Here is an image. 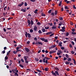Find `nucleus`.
I'll use <instances>...</instances> for the list:
<instances>
[{"label":"nucleus","mask_w":76,"mask_h":76,"mask_svg":"<svg viewBox=\"0 0 76 76\" xmlns=\"http://www.w3.org/2000/svg\"><path fill=\"white\" fill-rule=\"evenodd\" d=\"M51 15L53 16H54V13L53 12H52L51 13Z\"/></svg>","instance_id":"42"},{"label":"nucleus","mask_w":76,"mask_h":76,"mask_svg":"<svg viewBox=\"0 0 76 76\" xmlns=\"http://www.w3.org/2000/svg\"><path fill=\"white\" fill-rule=\"evenodd\" d=\"M25 50H26V51H27V52H29V49H28V48H25Z\"/></svg>","instance_id":"5"},{"label":"nucleus","mask_w":76,"mask_h":76,"mask_svg":"<svg viewBox=\"0 0 76 76\" xmlns=\"http://www.w3.org/2000/svg\"><path fill=\"white\" fill-rule=\"evenodd\" d=\"M24 58L25 61L27 60V58H26V56H24Z\"/></svg>","instance_id":"26"},{"label":"nucleus","mask_w":76,"mask_h":76,"mask_svg":"<svg viewBox=\"0 0 76 76\" xmlns=\"http://www.w3.org/2000/svg\"><path fill=\"white\" fill-rule=\"evenodd\" d=\"M7 9V7L6 6L4 7V10H6V9Z\"/></svg>","instance_id":"41"},{"label":"nucleus","mask_w":76,"mask_h":76,"mask_svg":"<svg viewBox=\"0 0 76 76\" xmlns=\"http://www.w3.org/2000/svg\"><path fill=\"white\" fill-rule=\"evenodd\" d=\"M31 25H32L34 24V21H33L32 20H31Z\"/></svg>","instance_id":"15"},{"label":"nucleus","mask_w":76,"mask_h":76,"mask_svg":"<svg viewBox=\"0 0 76 76\" xmlns=\"http://www.w3.org/2000/svg\"><path fill=\"white\" fill-rule=\"evenodd\" d=\"M61 28H62V29H64H64H66V27L64 26L63 27H62Z\"/></svg>","instance_id":"50"},{"label":"nucleus","mask_w":76,"mask_h":76,"mask_svg":"<svg viewBox=\"0 0 76 76\" xmlns=\"http://www.w3.org/2000/svg\"><path fill=\"white\" fill-rule=\"evenodd\" d=\"M30 32H33V29H31L30 30Z\"/></svg>","instance_id":"52"},{"label":"nucleus","mask_w":76,"mask_h":76,"mask_svg":"<svg viewBox=\"0 0 76 76\" xmlns=\"http://www.w3.org/2000/svg\"><path fill=\"white\" fill-rule=\"evenodd\" d=\"M66 58H69V55L68 54H66Z\"/></svg>","instance_id":"39"},{"label":"nucleus","mask_w":76,"mask_h":76,"mask_svg":"<svg viewBox=\"0 0 76 76\" xmlns=\"http://www.w3.org/2000/svg\"><path fill=\"white\" fill-rule=\"evenodd\" d=\"M67 60L68 61H71V58H68L67 59Z\"/></svg>","instance_id":"30"},{"label":"nucleus","mask_w":76,"mask_h":76,"mask_svg":"<svg viewBox=\"0 0 76 76\" xmlns=\"http://www.w3.org/2000/svg\"><path fill=\"white\" fill-rule=\"evenodd\" d=\"M15 72H16L17 73L18 72V70H17V68H16V67L15 68Z\"/></svg>","instance_id":"45"},{"label":"nucleus","mask_w":76,"mask_h":76,"mask_svg":"<svg viewBox=\"0 0 76 76\" xmlns=\"http://www.w3.org/2000/svg\"><path fill=\"white\" fill-rule=\"evenodd\" d=\"M73 60L74 61V64H76V61L74 59H73Z\"/></svg>","instance_id":"24"},{"label":"nucleus","mask_w":76,"mask_h":76,"mask_svg":"<svg viewBox=\"0 0 76 76\" xmlns=\"http://www.w3.org/2000/svg\"><path fill=\"white\" fill-rule=\"evenodd\" d=\"M42 32H45V28H43L42 29Z\"/></svg>","instance_id":"11"},{"label":"nucleus","mask_w":76,"mask_h":76,"mask_svg":"<svg viewBox=\"0 0 76 76\" xmlns=\"http://www.w3.org/2000/svg\"><path fill=\"white\" fill-rule=\"evenodd\" d=\"M46 58L47 60H49L50 59V58H49L47 57H45L44 58Z\"/></svg>","instance_id":"44"},{"label":"nucleus","mask_w":76,"mask_h":76,"mask_svg":"<svg viewBox=\"0 0 76 76\" xmlns=\"http://www.w3.org/2000/svg\"><path fill=\"white\" fill-rule=\"evenodd\" d=\"M56 47V45H53L51 46V48H54Z\"/></svg>","instance_id":"13"},{"label":"nucleus","mask_w":76,"mask_h":76,"mask_svg":"<svg viewBox=\"0 0 76 76\" xmlns=\"http://www.w3.org/2000/svg\"><path fill=\"white\" fill-rule=\"evenodd\" d=\"M65 9H69V8L67 6H65Z\"/></svg>","instance_id":"31"},{"label":"nucleus","mask_w":76,"mask_h":76,"mask_svg":"<svg viewBox=\"0 0 76 76\" xmlns=\"http://www.w3.org/2000/svg\"><path fill=\"white\" fill-rule=\"evenodd\" d=\"M52 34V32H48L46 34V35H50V34Z\"/></svg>","instance_id":"14"},{"label":"nucleus","mask_w":76,"mask_h":76,"mask_svg":"<svg viewBox=\"0 0 76 76\" xmlns=\"http://www.w3.org/2000/svg\"><path fill=\"white\" fill-rule=\"evenodd\" d=\"M57 28V27L56 26H53L52 27V29H56Z\"/></svg>","instance_id":"27"},{"label":"nucleus","mask_w":76,"mask_h":76,"mask_svg":"<svg viewBox=\"0 0 76 76\" xmlns=\"http://www.w3.org/2000/svg\"><path fill=\"white\" fill-rule=\"evenodd\" d=\"M26 43L27 44H29V43H30V41H28L26 42Z\"/></svg>","instance_id":"60"},{"label":"nucleus","mask_w":76,"mask_h":76,"mask_svg":"<svg viewBox=\"0 0 76 76\" xmlns=\"http://www.w3.org/2000/svg\"><path fill=\"white\" fill-rule=\"evenodd\" d=\"M43 63H45V59L44 58L43 59Z\"/></svg>","instance_id":"36"},{"label":"nucleus","mask_w":76,"mask_h":76,"mask_svg":"<svg viewBox=\"0 0 76 76\" xmlns=\"http://www.w3.org/2000/svg\"><path fill=\"white\" fill-rule=\"evenodd\" d=\"M73 8L74 9H76V7H75V5H74L73 6Z\"/></svg>","instance_id":"62"},{"label":"nucleus","mask_w":76,"mask_h":76,"mask_svg":"<svg viewBox=\"0 0 76 76\" xmlns=\"http://www.w3.org/2000/svg\"><path fill=\"white\" fill-rule=\"evenodd\" d=\"M66 64H70V62L67 61L65 62Z\"/></svg>","instance_id":"21"},{"label":"nucleus","mask_w":76,"mask_h":76,"mask_svg":"<svg viewBox=\"0 0 76 76\" xmlns=\"http://www.w3.org/2000/svg\"><path fill=\"white\" fill-rule=\"evenodd\" d=\"M13 53H14L15 54H16V53H18V52H17V50H16V51H13Z\"/></svg>","instance_id":"20"},{"label":"nucleus","mask_w":76,"mask_h":76,"mask_svg":"<svg viewBox=\"0 0 76 76\" xmlns=\"http://www.w3.org/2000/svg\"><path fill=\"white\" fill-rule=\"evenodd\" d=\"M6 53V50H4L2 51V53H3V54H4V53Z\"/></svg>","instance_id":"55"},{"label":"nucleus","mask_w":76,"mask_h":76,"mask_svg":"<svg viewBox=\"0 0 76 76\" xmlns=\"http://www.w3.org/2000/svg\"><path fill=\"white\" fill-rule=\"evenodd\" d=\"M24 4V3H23V2H22L21 4L18 5V6H19L20 7H21V6H22V5H23Z\"/></svg>","instance_id":"7"},{"label":"nucleus","mask_w":76,"mask_h":76,"mask_svg":"<svg viewBox=\"0 0 76 76\" xmlns=\"http://www.w3.org/2000/svg\"><path fill=\"white\" fill-rule=\"evenodd\" d=\"M58 52L59 53H62V52H61V50H60L58 51Z\"/></svg>","instance_id":"64"},{"label":"nucleus","mask_w":76,"mask_h":76,"mask_svg":"<svg viewBox=\"0 0 76 76\" xmlns=\"http://www.w3.org/2000/svg\"><path fill=\"white\" fill-rule=\"evenodd\" d=\"M27 23H28V25L29 26V25H31V21H30V20H28Z\"/></svg>","instance_id":"6"},{"label":"nucleus","mask_w":76,"mask_h":76,"mask_svg":"<svg viewBox=\"0 0 76 76\" xmlns=\"http://www.w3.org/2000/svg\"><path fill=\"white\" fill-rule=\"evenodd\" d=\"M25 35L26 38H27L28 37L29 38H31V34L29 33H28L26 31V32Z\"/></svg>","instance_id":"2"},{"label":"nucleus","mask_w":76,"mask_h":76,"mask_svg":"<svg viewBox=\"0 0 76 76\" xmlns=\"http://www.w3.org/2000/svg\"><path fill=\"white\" fill-rule=\"evenodd\" d=\"M51 73L52 74V75H54V76H57V75H58V76L59 75L58 72L57 71H55V72H54V71H52L51 72Z\"/></svg>","instance_id":"1"},{"label":"nucleus","mask_w":76,"mask_h":76,"mask_svg":"<svg viewBox=\"0 0 76 76\" xmlns=\"http://www.w3.org/2000/svg\"><path fill=\"white\" fill-rule=\"evenodd\" d=\"M39 34H42V31L41 30H39Z\"/></svg>","instance_id":"49"},{"label":"nucleus","mask_w":76,"mask_h":76,"mask_svg":"<svg viewBox=\"0 0 76 76\" xmlns=\"http://www.w3.org/2000/svg\"><path fill=\"white\" fill-rule=\"evenodd\" d=\"M72 35H76V33L75 32H72Z\"/></svg>","instance_id":"18"},{"label":"nucleus","mask_w":76,"mask_h":76,"mask_svg":"<svg viewBox=\"0 0 76 76\" xmlns=\"http://www.w3.org/2000/svg\"><path fill=\"white\" fill-rule=\"evenodd\" d=\"M34 30L35 31H37V26H35L34 28Z\"/></svg>","instance_id":"3"},{"label":"nucleus","mask_w":76,"mask_h":76,"mask_svg":"<svg viewBox=\"0 0 76 76\" xmlns=\"http://www.w3.org/2000/svg\"><path fill=\"white\" fill-rule=\"evenodd\" d=\"M19 66L20 67H22V68H23V66L22 65L20 64Z\"/></svg>","instance_id":"32"},{"label":"nucleus","mask_w":76,"mask_h":76,"mask_svg":"<svg viewBox=\"0 0 76 76\" xmlns=\"http://www.w3.org/2000/svg\"><path fill=\"white\" fill-rule=\"evenodd\" d=\"M45 39L44 38H41L40 39H41V40H42V41H44L45 40Z\"/></svg>","instance_id":"35"},{"label":"nucleus","mask_w":76,"mask_h":76,"mask_svg":"<svg viewBox=\"0 0 76 76\" xmlns=\"http://www.w3.org/2000/svg\"><path fill=\"white\" fill-rule=\"evenodd\" d=\"M44 41L45 42H48V40L45 39V40H44Z\"/></svg>","instance_id":"37"},{"label":"nucleus","mask_w":76,"mask_h":76,"mask_svg":"<svg viewBox=\"0 0 76 76\" xmlns=\"http://www.w3.org/2000/svg\"><path fill=\"white\" fill-rule=\"evenodd\" d=\"M45 29H49V27H45Z\"/></svg>","instance_id":"34"},{"label":"nucleus","mask_w":76,"mask_h":76,"mask_svg":"<svg viewBox=\"0 0 76 76\" xmlns=\"http://www.w3.org/2000/svg\"><path fill=\"white\" fill-rule=\"evenodd\" d=\"M61 50H64V47H62L61 48Z\"/></svg>","instance_id":"58"},{"label":"nucleus","mask_w":76,"mask_h":76,"mask_svg":"<svg viewBox=\"0 0 76 76\" xmlns=\"http://www.w3.org/2000/svg\"><path fill=\"white\" fill-rule=\"evenodd\" d=\"M21 10L22 12H26V10H24V9H21Z\"/></svg>","instance_id":"10"},{"label":"nucleus","mask_w":76,"mask_h":76,"mask_svg":"<svg viewBox=\"0 0 76 76\" xmlns=\"http://www.w3.org/2000/svg\"><path fill=\"white\" fill-rule=\"evenodd\" d=\"M55 69H56L57 70V71H59V69L58 68V67H56Z\"/></svg>","instance_id":"28"},{"label":"nucleus","mask_w":76,"mask_h":76,"mask_svg":"<svg viewBox=\"0 0 76 76\" xmlns=\"http://www.w3.org/2000/svg\"><path fill=\"white\" fill-rule=\"evenodd\" d=\"M21 60L22 62V63H24V60H23V59H21Z\"/></svg>","instance_id":"53"},{"label":"nucleus","mask_w":76,"mask_h":76,"mask_svg":"<svg viewBox=\"0 0 76 76\" xmlns=\"http://www.w3.org/2000/svg\"><path fill=\"white\" fill-rule=\"evenodd\" d=\"M52 10H49V11H48V13L50 14V13H51V11H52Z\"/></svg>","instance_id":"22"},{"label":"nucleus","mask_w":76,"mask_h":76,"mask_svg":"<svg viewBox=\"0 0 76 76\" xmlns=\"http://www.w3.org/2000/svg\"><path fill=\"white\" fill-rule=\"evenodd\" d=\"M71 53L72 54H75V52H74L73 50L71 51Z\"/></svg>","instance_id":"38"},{"label":"nucleus","mask_w":76,"mask_h":76,"mask_svg":"<svg viewBox=\"0 0 76 76\" xmlns=\"http://www.w3.org/2000/svg\"><path fill=\"white\" fill-rule=\"evenodd\" d=\"M72 44L73 45H75V43H74V42L73 41H72L71 42Z\"/></svg>","instance_id":"57"},{"label":"nucleus","mask_w":76,"mask_h":76,"mask_svg":"<svg viewBox=\"0 0 76 76\" xmlns=\"http://www.w3.org/2000/svg\"><path fill=\"white\" fill-rule=\"evenodd\" d=\"M66 60H67V59L66 58L64 57L63 58V60L65 61Z\"/></svg>","instance_id":"40"},{"label":"nucleus","mask_w":76,"mask_h":76,"mask_svg":"<svg viewBox=\"0 0 76 76\" xmlns=\"http://www.w3.org/2000/svg\"><path fill=\"white\" fill-rule=\"evenodd\" d=\"M14 73H15V76H18V73L16 72H15Z\"/></svg>","instance_id":"29"},{"label":"nucleus","mask_w":76,"mask_h":76,"mask_svg":"<svg viewBox=\"0 0 76 76\" xmlns=\"http://www.w3.org/2000/svg\"><path fill=\"white\" fill-rule=\"evenodd\" d=\"M28 5V4H27V3L26 2H25L24 3V6H27V5Z\"/></svg>","instance_id":"43"},{"label":"nucleus","mask_w":76,"mask_h":76,"mask_svg":"<svg viewBox=\"0 0 76 76\" xmlns=\"http://www.w3.org/2000/svg\"><path fill=\"white\" fill-rule=\"evenodd\" d=\"M7 59H8V57H7V56H5L4 58L5 61H6V60H7Z\"/></svg>","instance_id":"16"},{"label":"nucleus","mask_w":76,"mask_h":76,"mask_svg":"<svg viewBox=\"0 0 76 76\" xmlns=\"http://www.w3.org/2000/svg\"><path fill=\"white\" fill-rule=\"evenodd\" d=\"M42 16H45V14H43V13H42Z\"/></svg>","instance_id":"46"},{"label":"nucleus","mask_w":76,"mask_h":76,"mask_svg":"<svg viewBox=\"0 0 76 76\" xmlns=\"http://www.w3.org/2000/svg\"><path fill=\"white\" fill-rule=\"evenodd\" d=\"M72 31L73 32H75V29L73 28L72 29Z\"/></svg>","instance_id":"59"},{"label":"nucleus","mask_w":76,"mask_h":76,"mask_svg":"<svg viewBox=\"0 0 76 76\" xmlns=\"http://www.w3.org/2000/svg\"><path fill=\"white\" fill-rule=\"evenodd\" d=\"M48 25H49L50 26H53V23H48Z\"/></svg>","instance_id":"51"},{"label":"nucleus","mask_w":76,"mask_h":76,"mask_svg":"<svg viewBox=\"0 0 76 76\" xmlns=\"http://www.w3.org/2000/svg\"><path fill=\"white\" fill-rule=\"evenodd\" d=\"M69 32H66V37H67V36H69Z\"/></svg>","instance_id":"33"},{"label":"nucleus","mask_w":76,"mask_h":76,"mask_svg":"<svg viewBox=\"0 0 76 76\" xmlns=\"http://www.w3.org/2000/svg\"><path fill=\"white\" fill-rule=\"evenodd\" d=\"M35 60H36V61H39V59L37 58H35Z\"/></svg>","instance_id":"48"},{"label":"nucleus","mask_w":76,"mask_h":76,"mask_svg":"<svg viewBox=\"0 0 76 76\" xmlns=\"http://www.w3.org/2000/svg\"><path fill=\"white\" fill-rule=\"evenodd\" d=\"M48 69H49L48 68H45V71H48Z\"/></svg>","instance_id":"19"},{"label":"nucleus","mask_w":76,"mask_h":76,"mask_svg":"<svg viewBox=\"0 0 76 76\" xmlns=\"http://www.w3.org/2000/svg\"><path fill=\"white\" fill-rule=\"evenodd\" d=\"M59 20H63V18L62 17H59Z\"/></svg>","instance_id":"23"},{"label":"nucleus","mask_w":76,"mask_h":76,"mask_svg":"<svg viewBox=\"0 0 76 76\" xmlns=\"http://www.w3.org/2000/svg\"><path fill=\"white\" fill-rule=\"evenodd\" d=\"M7 31H11V29H12V28H8V27H7Z\"/></svg>","instance_id":"4"},{"label":"nucleus","mask_w":76,"mask_h":76,"mask_svg":"<svg viewBox=\"0 0 76 76\" xmlns=\"http://www.w3.org/2000/svg\"><path fill=\"white\" fill-rule=\"evenodd\" d=\"M62 44L63 43L62 42H60L58 44V45L59 46H60V47H62V45H62Z\"/></svg>","instance_id":"9"},{"label":"nucleus","mask_w":76,"mask_h":76,"mask_svg":"<svg viewBox=\"0 0 76 76\" xmlns=\"http://www.w3.org/2000/svg\"><path fill=\"white\" fill-rule=\"evenodd\" d=\"M40 24H41V23L39 22H38L37 23V25H40Z\"/></svg>","instance_id":"61"},{"label":"nucleus","mask_w":76,"mask_h":76,"mask_svg":"<svg viewBox=\"0 0 76 76\" xmlns=\"http://www.w3.org/2000/svg\"><path fill=\"white\" fill-rule=\"evenodd\" d=\"M34 39L35 41H37V37H35L34 38Z\"/></svg>","instance_id":"56"},{"label":"nucleus","mask_w":76,"mask_h":76,"mask_svg":"<svg viewBox=\"0 0 76 76\" xmlns=\"http://www.w3.org/2000/svg\"><path fill=\"white\" fill-rule=\"evenodd\" d=\"M57 13H58V12L56 10L55 11V15H57Z\"/></svg>","instance_id":"25"},{"label":"nucleus","mask_w":76,"mask_h":76,"mask_svg":"<svg viewBox=\"0 0 76 76\" xmlns=\"http://www.w3.org/2000/svg\"><path fill=\"white\" fill-rule=\"evenodd\" d=\"M60 31H61V32H65V30L63 29H61L60 30Z\"/></svg>","instance_id":"17"},{"label":"nucleus","mask_w":76,"mask_h":76,"mask_svg":"<svg viewBox=\"0 0 76 76\" xmlns=\"http://www.w3.org/2000/svg\"><path fill=\"white\" fill-rule=\"evenodd\" d=\"M13 19V17H12V18H8V20H10V19Z\"/></svg>","instance_id":"47"},{"label":"nucleus","mask_w":76,"mask_h":76,"mask_svg":"<svg viewBox=\"0 0 76 76\" xmlns=\"http://www.w3.org/2000/svg\"><path fill=\"white\" fill-rule=\"evenodd\" d=\"M57 54L58 56H59V55H61V54H60V53H57Z\"/></svg>","instance_id":"63"},{"label":"nucleus","mask_w":76,"mask_h":76,"mask_svg":"<svg viewBox=\"0 0 76 76\" xmlns=\"http://www.w3.org/2000/svg\"><path fill=\"white\" fill-rule=\"evenodd\" d=\"M25 62L26 63H27V64L29 63V61H27V60H26Z\"/></svg>","instance_id":"54"},{"label":"nucleus","mask_w":76,"mask_h":76,"mask_svg":"<svg viewBox=\"0 0 76 76\" xmlns=\"http://www.w3.org/2000/svg\"><path fill=\"white\" fill-rule=\"evenodd\" d=\"M36 71H37V72H39V73H42V71L38 69H37Z\"/></svg>","instance_id":"12"},{"label":"nucleus","mask_w":76,"mask_h":76,"mask_svg":"<svg viewBox=\"0 0 76 76\" xmlns=\"http://www.w3.org/2000/svg\"><path fill=\"white\" fill-rule=\"evenodd\" d=\"M38 45H42L43 44L42 42H38Z\"/></svg>","instance_id":"8"}]
</instances>
